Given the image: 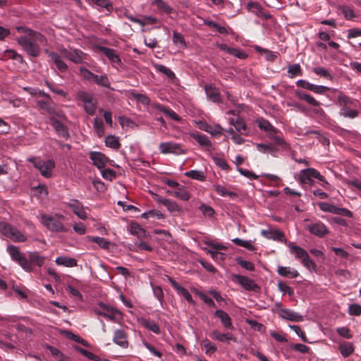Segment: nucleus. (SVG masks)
<instances>
[{"instance_id":"7c9ffc66","label":"nucleus","mask_w":361,"mask_h":361,"mask_svg":"<svg viewBox=\"0 0 361 361\" xmlns=\"http://www.w3.org/2000/svg\"><path fill=\"white\" fill-rule=\"evenodd\" d=\"M277 273L281 276L288 277L290 279L297 278L300 275L297 270H291L289 267L283 266L278 267Z\"/></svg>"},{"instance_id":"37998d69","label":"nucleus","mask_w":361,"mask_h":361,"mask_svg":"<svg viewBox=\"0 0 361 361\" xmlns=\"http://www.w3.org/2000/svg\"><path fill=\"white\" fill-rule=\"evenodd\" d=\"M313 72L316 73L317 75H319L324 78H326L327 80H332L333 76L330 73L328 69L324 68V67H314L313 68Z\"/></svg>"},{"instance_id":"a878e982","label":"nucleus","mask_w":361,"mask_h":361,"mask_svg":"<svg viewBox=\"0 0 361 361\" xmlns=\"http://www.w3.org/2000/svg\"><path fill=\"white\" fill-rule=\"evenodd\" d=\"M230 123L234 126L235 130L241 135H248L247 127L242 118H237L236 119L231 118Z\"/></svg>"},{"instance_id":"603ef678","label":"nucleus","mask_w":361,"mask_h":361,"mask_svg":"<svg viewBox=\"0 0 361 361\" xmlns=\"http://www.w3.org/2000/svg\"><path fill=\"white\" fill-rule=\"evenodd\" d=\"M185 176L198 180H204L205 179L203 172L197 170L187 171L185 173Z\"/></svg>"},{"instance_id":"5701e85b","label":"nucleus","mask_w":361,"mask_h":361,"mask_svg":"<svg viewBox=\"0 0 361 361\" xmlns=\"http://www.w3.org/2000/svg\"><path fill=\"white\" fill-rule=\"evenodd\" d=\"M261 235L267 239L274 240L281 243L285 241L284 233L279 230H262Z\"/></svg>"},{"instance_id":"5fc2aeb1","label":"nucleus","mask_w":361,"mask_h":361,"mask_svg":"<svg viewBox=\"0 0 361 361\" xmlns=\"http://www.w3.org/2000/svg\"><path fill=\"white\" fill-rule=\"evenodd\" d=\"M278 288L283 294H288L290 296L294 295V290L283 281L278 283Z\"/></svg>"},{"instance_id":"774afa93","label":"nucleus","mask_w":361,"mask_h":361,"mask_svg":"<svg viewBox=\"0 0 361 361\" xmlns=\"http://www.w3.org/2000/svg\"><path fill=\"white\" fill-rule=\"evenodd\" d=\"M348 313L350 315L360 316L361 314V305L352 304L349 306Z\"/></svg>"},{"instance_id":"c85d7f7f","label":"nucleus","mask_w":361,"mask_h":361,"mask_svg":"<svg viewBox=\"0 0 361 361\" xmlns=\"http://www.w3.org/2000/svg\"><path fill=\"white\" fill-rule=\"evenodd\" d=\"M295 94L298 98L306 102L307 104L312 105V106H319L320 105V103L317 101L312 95L307 94L303 91L296 90Z\"/></svg>"},{"instance_id":"de8ad7c7","label":"nucleus","mask_w":361,"mask_h":361,"mask_svg":"<svg viewBox=\"0 0 361 361\" xmlns=\"http://www.w3.org/2000/svg\"><path fill=\"white\" fill-rule=\"evenodd\" d=\"M97 100L95 98L84 104V109L89 115H93L97 108Z\"/></svg>"},{"instance_id":"e433bc0d","label":"nucleus","mask_w":361,"mask_h":361,"mask_svg":"<svg viewBox=\"0 0 361 361\" xmlns=\"http://www.w3.org/2000/svg\"><path fill=\"white\" fill-rule=\"evenodd\" d=\"M214 188L216 192L222 197L228 196L232 199L238 197L237 193L227 190L226 188L221 185H215Z\"/></svg>"},{"instance_id":"cd10ccee","label":"nucleus","mask_w":361,"mask_h":361,"mask_svg":"<svg viewBox=\"0 0 361 361\" xmlns=\"http://www.w3.org/2000/svg\"><path fill=\"white\" fill-rule=\"evenodd\" d=\"M210 337L220 342L233 341L236 342V338L231 333L221 334L217 330H214L210 334Z\"/></svg>"},{"instance_id":"473e14b6","label":"nucleus","mask_w":361,"mask_h":361,"mask_svg":"<svg viewBox=\"0 0 361 361\" xmlns=\"http://www.w3.org/2000/svg\"><path fill=\"white\" fill-rule=\"evenodd\" d=\"M55 262L57 265H61L66 267H74L78 264L75 259L62 256L57 257Z\"/></svg>"},{"instance_id":"79ce46f5","label":"nucleus","mask_w":361,"mask_h":361,"mask_svg":"<svg viewBox=\"0 0 361 361\" xmlns=\"http://www.w3.org/2000/svg\"><path fill=\"white\" fill-rule=\"evenodd\" d=\"M30 263H33L39 267H41L44 262V257L39 255L37 252H29Z\"/></svg>"},{"instance_id":"e2e57ef3","label":"nucleus","mask_w":361,"mask_h":361,"mask_svg":"<svg viewBox=\"0 0 361 361\" xmlns=\"http://www.w3.org/2000/svg\"><path fill=\"white\" fill-rule=\"evenodd\" d=\"M5 54L9 59H13V60H16V61H19L21 63H23V56L20 54H18L16 51H14L13 49L6 50L5 51Z\"/></svg>"},{"instance_id":"9b49d317","label":"nucleus","mask_w":361,"mask_h":361,"mask_svg":"<svg viewBox=\"0 0 361 361\" xmlns=\"http://www.w3.org/2000/svg\"><path fill=\"white\" fill-rule=\"evenodd\" d=\"M204 91L208 100L218 104L223 102L219 90L214 85L211 84L205 85Z\"/></svg>"},{"instance_id":"a18cd8bd","label":"nucleus","mask_w":361,"mask_h":361,"mask_svg":"<svg viewBox=\"0 0 361 361\" xmlns=\"http://www.w3.org/2000/svg\"><path fill=\"white\" fill-rule=\"evenodd\" d=\"M157 109L163 112L166 116L171 118V119L174 121H179L178 116L171 109H167L161 104L157 105Z\"/></svg>"},{"instance_id":"c9c22d12","label":"nucleus","mask_w":361,"mask_h":361,"mask_svg":"<svg viewBox=\"0 0 361 361\" xmlns=\"http://www.w3.org/2000/svg\"><path fill=\"white\" fill-rule=\"evenodd\" d=\"M339 350L344 357H348L353 353L354 346L352 343L345 342L339 345Z\"/></svg>"},{"instance_id":"49530a36","label":"nucleus","mask_w":361,"mask_h":361,"mask_svg":"<svg viewBox=\"0 0 361 361\" xmlns=\"http://www.w3.org/2000/svg\"><path fill=\"white\" fill-rule=\"evenodd\" d=\"M105 143L107 147L115 149H118L121 146L118 139L114 135H108L106 137Z\"/></svg>"},{"instance_id":"f257e3e1","label":"nucleus","mask_w":361,"mask_h":361,"mask_svg":"<svg viewBox=\"0 0 361 361\" xmlns=\"http://www.w3.org/2000/svg\"><path fill=\"white\" fill-rule=\"evenodd\" d=\"M20 32H24L25 35L17 38L18 44L22 47L30 56L37 57L41 52V47L47 44L46 37L41 33L27 28L25 27H18Z\"/></svg>"},{"instance_id":"69168bd1","label":"nucleus","mask_w":361,"mask_h":361,"mask_svg":"<svg viewBox=\"0 0 361 361\" xmlns=\"http://www.w3.org/2000/svg\"><path fill=\"white\" fill-rule=\"evenodd\" d=\"M155 68L157 71L165 74L167 75L169 78H173L175 75L174 73L167 67L161 65V64H155L154 65Z\"/></svg>"},{"instance_id":"a19ab883","label":"nucleus","mask_w":361,"mask_h":361,"mask_svg":"<svg viewBox=\"0 0 361 361\" xmlns=\"http://www.w3.org/2000/svg\"><path fill=\"white\" fill-rule=\"evenodd\" d=\"M232 242L235 245H236L238 246L243 247L250 251H255L256 250L255 246L252 244L251 241L244 240L240 238H236L233 239Z\"/></svg>"},{"instance_id":"dca6fc26","label":"nucleus","mask_w":361,"mask_h":361,"mask_svg":"<svg viewBox=\"0 0 361 361\" xmlns=\"http://www.w3.org/2000/svg\"><path fill=\"white\" fill-rule=\"evenodd\" d=\"M233 278L239 284H240L247 290H255L257 288H259L253 280L250 279L247 276H242L240 274H235L233 276Z\"/></svg>"},{"instance_id":"09e8293b","label":"nucleus","mask_w":361,"mask_h":361,"mask_svg":"<svg viewBox=\"0 0 361 361\" xmlns=\"http://www.w3.org/2000/svg\"><path fill=\"white\" fill-rule=\"evenodd\" d=\"M204 24L211 28L216 30L220 34H228L226 28L212 20H206Z\"/></svg>"},{"instance_id":"4be33fe9","label":"nucleus","mask_w":361,"mask_h":361,"mask_svg":"<svg viewBox=\"0 0 361 361\" xmlns=\"http://www.w3.org/2000/svg\"><path fill=\"white\" fill-rule=\"evenodd\" d=\"M127 334L122 329H118L114 332L113 341L115 344L126 348L128 345Z\"/></svg>"},{"instance_id":"423d86ee","label":"nucleus","mask_w":361,"mask_h":361,"mask_svg":"<svg viewBox=\"0 0 361 361\" xmlns=\"http://www.w3.org/2000/svg\"><path fill=\"white\" fill-rule=\"evenodd\" d=\"M59 50L61 54L75 63H81L86 59V54L79 49L61 47Z\"/></svg>"},{"instance_id":"3c124183","label":"nucleus","mask_w":361,"mask_h":361,"mask_svg":"<svg viewBox=\"0 0 361 361\" xmlns=\"http://www.w3.org/2000/svg\"><path fill=\"white\" fill-rule=\"evenodd\" d=\"M90 240L96 243L99 247L104 249H109L110 245V242L102 237H90Z\"/></svg>"},{"instance_id":"864d4df0","label":"nucleus","mask_w":361,"mask_h":361,"mask_svg":"<svg viewBox=\"0 0 361 361\" xmlns=\"http://www.w3.org/2000/svg\"><path fill=\"white\" fill-rule=\"evenodd\" d=\"M195 140L202 146L209 147L212 143L207 135L203 134L196 135L195 137Z\"/></svg>"},{"instance_id":"13d9d810","label":"nucleus","mask_w":361,"mask_h":361,"mask_svg":"<svg viewBox=\"0 0 361 361\" xmlns=\"http://www.w3.org/2000/svg\"><path fill=\"white\" fill-rule=\"evenodd\" d=\"M202 345L206 349V354L207 355H212L216 350V347L212 343V342L208 339H204L202 341Z\"/></svg>"},{"instance_id":"39448f33","label":"nucleus","mask_w":361,"mask_h":361,"mask_svg":"<svg viewBox=\"0 0 361 361\" xmlns=\"http://www.w3.org/2000/svg\"><path fill=\"white\" fill-rule=\"evenodd\" d=\"M79 71L84 79L93 80L98 85L110 88L111 84L106 75H97L84 67L80 68Z\"/></svg>"},{"instance_id":"2eb2a0df","label":"nucleus","mask_w":361,"mask_h":361,"mask_svg":"<svg viewBox=\"0 0 361 361\" xmlns=\"http://www.w3.org/2000/svg\"><path fill=\"white\" fill-rule=\"evenodd\" d=\"M49 121L59 135L66 139L69 137L68 129L61 121L58 120L54 116H51L49 118Z\"/></svg>"},{"instance_id":"2f4dec72","label":"nucleus","mask_w":361,"mask_h":361,"mask_svg":"<svg viewBox=\"0 0 361 361\" xmlns=\"http://www.w3.org/2000/svg\"><path fill=\"white\" fill-rule=\"evenodd\" d=\"M154 199L157 202L164 204L170 212H175L178 209V205L175 202L169 199L161 197L159 195H156Z\"/></svg>"},{"instance_id":"ea45409f","label":"nucleus","mask_w":361,"mask_h":361,"mask_svg":"<svg viewBox=\"0 0 361 361\" xmlns=\"http://www.w3.org/2000/svg\"><path fill=\"white\" fill-rule=\"evenodd\" d=\"M130 231L133 235H135L138 238H142L146 236V231L137 223H132L130 224Z\"/></svg>"},{"instance_id":"338daca9","label":"nucleus","mask_w":361,"mask_h":361,"mask_svg":"<svg viewBox=\"0 0 361 361\" xmlns=\"http://www.w3.org/2000/svg\"><path fill=\"white\" fill-rule=\"evenodd\" d=\"M289 327L295 331V333L301 338L302 341L305 343H308V339L305 334L302 331L301 328L298 325H290Z\"/></svg>"},{"instance_id":"4d7b16f0","label":"nucleus","mask_w":361,"mask_h":361,"mask_svg":"<svg viewBox=\"0 0 361 361\" xmlns=\"http://www.w3.org/2000/svg\"><path fill=\"white\" fill-rule=\"evenodd\" d=\"M65 334L68 338H70L75 342H78L79 343H81L84 346L88 345L87 342L85 340H84L83 338H82L81 337H80L78 335L74 334L72 332H70L68 331H66Z\"/></svg>"},{"instance_id":"a211bd4d","label":"nucleus","mask_w":361,"mask_h":361,"mask_svg":"<svg viewBox=\"0 0 361 361\" xmlns=\"http://www.w3.org/2000/svg\"><path fill=\"white\" fill-rule=\"evenodd\" d=\"M246 8L248 11L255 14L258 17H262L264 19H269L271 18V15L266 13L258 2H249L246 6Z\"/></svg>"},{"instance_id":"f8f14e48","label":"nucleus","mask_w":361,"mask_h":361,"mask_svg":"<svg viewBox=\"0 0 361 361\" xmlns=\"http://www.w3.org/2000/svg\"><path fill=\"white\" fill-rule=\"evenodd\" d=\"M296 85L299 87H302L320 94L325 93L329 90V88L326 86L314 85L305 80H298L296 82Z\"/></svg>"},{"instance_id":"9d476101","label":"nucleus","mask_w":361,"mask_h":361,"mask_svg":"<svg viewBox=\"0 0 361 361\" xmlns=\"http://www.w3.org/2000/svg\"><path fill=\"white\" fill-rule=\"evenodd\" d=\"M318 176H319V172L317 169L308 168L300 171L299 179L302 184L312 185L314 183L312 178L317 179Z\"/></svg>"},{"instance_id":"8fccbe9b","label":"nucleus","mask_w":361,"mask_h":361,"mask_svg":"<svg viewBox=\"0 0 361 361\" xmlns=\"http://www.w3.org/2000/svg\"><path fill=\"white\" fill-rule=\"evenodd\" d=\"M318 207L324 212H329L336 214L337 207L334 204L327 202H319L318 204Z\"/></svg>"},{"instance_id":"58836bf2","label":"nucleus","mask_w":361,"mask_h":361,"mask_svg":"<svg viewBox=\"0 0 361 361\" xmlns=\"http://www.w3.org/2000/svg\"><path fill=\"white\" fill-rule=\"evenodd\" d=\"M140 323L142 326L155 334H159L160 332L159 325L153 320L142 319L140 320Z\"/></svg>"},{"instance_id":"f3484780","label":"nucleus","mask_w":361,"mask_h":361,"mask_svg":"<svg viewBox=\"0 0 361 361\" xmlns=\"http://www.w3.org/2000/svg\"><path fill=\"white\" fill-rule=\"evenodd\" d=\"M90 158L93 161V164L99 169H104L108 161V158L99 152H91Z\"/></svg>"},{"instance_id":"b1692460","label":"nucleus","mask_w":361,"mask_h":361,"mask_svg":"<svg viewBox=\"0 0 361 361\" xmlns=\"http://www.w3.org/2000/svg\"><path fill=\"white\" fill-rule=\"evenodd\" d=\"M160 152L163 154L166 153H176L179 154L180 151V147L178 144L173 143L172 142H161L159 145Z\"/></svg>"},{"instance_id":"680f3d73","label":"nucleus","mask_w":361,"mask_h":361,"mask_svg":"<svg viewBox=\"0 0 361 361\" xmlns=\"http://www.w3.org/2000/svg\"><path fill=\"white\" fill-rule=\"evenodd\" d=\"M199 209L205 216L212 217L214 214V209L206 204H202Z\"/></svg>"},{"instance_id":"4468645a","label":"nucleus","mask_w":361,"mask_h":361,"mask_svg":"<svg viewBox=\"0 0 361 361\" xmlns=\"http://www.w3.org/2000/svg\"><path fill=\"white\" fill-rule=\"evenodd\" d=\"M211 249L207 251L209 254H210L212 259L215 261H224L226 258V255L224 253L219 252V250H224L226 249V247L220 245V244H214L209 243Z\"/></svg>"},{"instance_id":"20e7f679","label":"nucleus","mask_w":361,"mask_h":361,"mask_svg":"<svg viewBox=\"0 0 361 361\" xmlns=\"http://www.w3.org/2000/svg\"><path fill=\"white\" fill-rule=\"evenodd\" d=\"M7 252L9 253L11 259L17 262L19 265L26 271H32V267L28 259L20 252L18 247L15 245H8Z\"/></svg>"},{"instance_id":"6e6d98bb","label":"nucleus","mask_w":361,"mask_h":361,"mask_svg":"<svg viewBox=\"0 0 361 361\" xmlns=\"http://www.w3.org/2000/svg\"><path fill=\"white\" fill-rule=\"evenodd\" d=\"M94 128L97 135L101 137L104 135V124L102 120L96 118L94 120Z\"/></svg>"},{"instance_id":"c756f323","label":"nucleus","mask_w":361,"mask_h":361,"mask_svg":"<svg viewBox=\"0 0 361 361\" xmlns=\"http://www.w3.org/2000/svg\"><path fill=\"white\" fill-rule=\"evenodd\" d=\"M290 252L291 254L295 255L297 259H301V261L307 257L308 253L303 248L290 243L288 245Z\"/></svg>"},{"instance_id":"c03bdc74","label":"nucleus","mask_w":361,"mask_h":361,"mask_svg":"<svg viewBox=\"0 0 361 361\" xmlns=\"http://www.w3.org/2000/svg\"><path fill=\"white\" fill-rule=\"evenodd\" d=\"M204 128H203V130L213 135L223 134L224 128L219 125L212 126L207 123H204Z\"/></svg>"},{"instance_id":"1a4fd4ad","label":"nucleus","mask_w":361,"mask_h":361,"mask_svg":"<svg viewBox=\"0 0 361 361\" xmlns=\"http://www.w3.org/2000/svg\"><path fill=\"white\" fill-rule=\"evenodd\" d=\"M42 223L52 231L64 232L66 231L61 222L48 215L43 214L42 216Z\"/></svg>"},{"instance_id":"ddd939ff","label":"nucleus","mask_w":361,"mask_h":361,"mask_svg":"<svg viewBox=\"0 0 361 361\" xmlns=\"http://www.w3.org/2000/svg\"><path fill=\"white\" fill-rule=\"evenodd\" d=\"M296 85L299 87H302L320 94L325 93L329 90V88L326 86L314 85L305 80H298L296 82Z\"/></svg>"},{"instance_id":"bf43d9fd","label":"nucleus","mask_w":361,"mask_h":361,"mask_svg":"<svg viewBox=\"0 0 361 361\" xmlns=\"http://www.w3.org/2000/svg\"><path fill=\"white\" fill-rule=\"evenodd\" d=\"M213 160L215 164L221 169L225 171L230 170V166L224 159L218 157H213Z\"/></svg>"},{"instance_id":"6e6552de","label":"nucleus","mask_w":361,"mask_h":361,"mask_svg":"<svg viewBox=\"0 0 361 361\" xmlns=\"http://www.w3.org/2000/svg\"><path fill=\"white\" fill-rule=\"evenodd\" d=\"M311 234H313L319 238H324L329 233L326 226L320 221H312L305 226Z\"/></svg>"},{"instance_id":"72a5a7b5","label":"nucleus","mask_w":361,"mask_h":361,"mask_svg":"<svg viewBox=\"0 0 361 361\" xmlns=\"http://www.w3.org/2000/svg\"><path fill=\"white\" fill-rule=\"evenodd\" d=\"M102 51L103 54L113 63H116L118 64L121 63V59L118 55L116 53L115 50L107 48V47H102Z\"/></svg>"},{"instance_id":"aec40b11","label":"nucleus","mask_w":361,"mask_h":361,"mask_svg":"<svg viewBox=\"0 0 361 361\" xmlns=\"http://www.w3.org/2000/svg\"><path fill=\"white\" fill-rule=\"evenodd\" d=\"M67 206L71 208L73 213L76 214L81 219H86L87 214L84 210V207L81 202L77 200H71V202L67 204Z\"/></svg>"},{"instance_id":"7ed1b4c3","label":"nucleus","mask_w":361,"mask_h":361,"mask_svg":"<svg viewBox=\"0 0 361 361\" xmlns=\"http://www.w3.org/2000/svg\"><path fill=\"white\" fill-rule=\"evenodd\" d=\"M27 161L32 163L34 167L44 178H49L52 176V171L55 167V162L53 159L44 160L39 157H31L28 158Z\"/></svg>"},{"instance_id":"0e129e2a","label":"nucleus","mask_w":361,"mask_h":361,"mask_svg":"<svg viewBox=\"0 0 361 361\" xmlns=\"http://www.w3.org/2000/svg\"><path fill=\"white\" fill-rule=\"evenodd\" d=\"M75 349L76 350H78L79 353H80L82 355L89 358L90 360H95V361L99 360L98 356L95 355L94 354L92 353L91 352H90L85 349H83L79 346H75Z\"/></svg>"},{"instance_id":"f03ea898","label":"nucleus","mask_w":361,"mask_h":361,"mask_svg":"<svg viewBox=\"0 0 361 361\" xmlns=\"http://www.w3.org/2000/svg\"><path fill=\"white\" fill-rule=\"evenodd\" d=\"M337 105L340 107L339 114L341 116L355 118L358 116L357 110L351 109L355 105V101L350 97L340 93L337 98Z\"/></svg>"},{"instance_id":"412c9836","label":"nucleus","mask_w":361,"mask_h":361,"mask_svg":"<svg viewBox=\"0 0 361 361\" xmlns=\"http://www.w3.org/2000/svg\"><path fill=\"white\" fill-rule=\"evenodd\" d=\"M268 137L276 145L280 147L284 150L288 149L290 147L289 145L281 136V133L278 129H276L274 133H269Z\"/></svg>"},{"instance_id":"bb28decb","label":"nucleus","mask_w":361,"mask_h":361,"mask_svg":"<svg viewBox=\"0 0 361 361\" xmlns=\"http://www.w3.org/2000/svg\"><path fill=\"white\" fill-rule=\"evenodd\" d=\"M45 51L48 54V56L51 58V59L54 62L57 68L60 71L63 72L67 70L68 66L66 64V63L63 61H62L61 56L57 53H55L53 51H49L48 50H46Z\"/></svg>"},{"instance_id":"052dcab7","label":"nucleus","mask_w":361,"mask_h":361,"mask_svg":"<svg viewBox=\"0 0 361 361\" xmlns=\"http://www.w3.org/2000/svg\"><path fill=\"white\" fill-rule=\"evenodd\" d=\"M290 348L293 350L298 351L302 353H307L310 350V348L308 346L301 343H292L290 344Z\"/></svg>"},{"instance_id":"4c0bfd02","label":"nucleus","mask_w":361,"mask_h":361,"mask_svg":"<svg viewBox=\"0 0 361 361\" xmlns=\"http://www.w3.org/2000/svg\"><path fill=\"white\" fill-rule=\"evenodd\" d=\"M288 73L289 74V78H293L296 76H302L303 72L299 63H294L288 66Z\"/></svg>"},{"instance_id":"393cba45","label":"nucleus","mask_w":361,"mask_h":361,"mask_svg":"<svg viewBox=\"0 0 361 361\" xmlns=\"http://www.w3.org/2000/svg\"><path fill=\"white\" fill-rule=\"evenodd\" d=\"M215 316L219 318L223 326L228 329H233V325L231 322V319L230 316L224 311L221 310H218L214 313Z\"/></svg>"},{"instance_id":"f704fd0d","label":"nucleus","mask_w":361,"mask_h":361,"mask_svg":"<svg viewBox=\"0 0 361 361\" xmlns=\"http://www.w3.org/2000/svg\"><path fill=\"white\" fill-rule=\"evenodd\" d=\"M258 127L260 130H264L267 133V137L269 135V133L276 132V128L272 126V124L264 118H260L258 120Z\"/></svg>"},{"instance_id":"6ab92c4d","label":"nucleus","mask_w":361,"mask_h":361,"mask_svg":"<svg viewBox=\"0 0 361 361\" xmlns=\"http://www.w3.org/2000/svg\"><path fill=\"white\" fill-rule=\"evenodd\" d=\"M278 314L286 320L295 322L303 321L302 316L289 309H281L279 311Z\"/></svg>"},{"instance_id":"0eeeda50","label":"nucleus","mask_w":361,"mask_h":361,"mask_svg":"<svg viewBox=\"0 0 361 361\" xmlns=\"http://www.w3.org/2000/svg\"><path fill=\"white\" fill-rule=\"evenodd\" d=\"M0 231L5 236L17 242H24L26 237L20 231L7 224H0Z\"/></svg>"}]
</instances>
